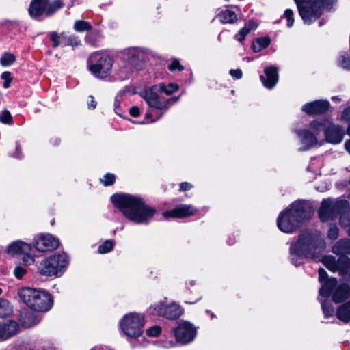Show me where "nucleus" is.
<instances>
[{"mask_svg": "<svg viewBox=\"0 0 350 350\" xmlns=\"http://www.w3.org/2000/svg\"><path fill=\"white\" fill-rule=\"evenodd\" d=\"M112 204L130 221L136 224H148L157 210L147 204L144 198L129 193H114Z\"/></svg>", "mask_w": 350, "mask_h": 350, "instance_id": "nucleus-1", "label": "nucleus"}, {"mask_svg": "<svg viewBox=\"0 0 350 350\" xmlns=\"http://www.w3.org/2000/svg\"><path fill=\"white\" fill-rule=\"evenodd\" d=\"M310 217V208L307 201L297 200L280 213L277 226L282 232L291 234L301 228Z\"/></svg>", "mask_w": 350, "mask_h": 350, "instance_id": "nucleus-2", "label": "nucleus"}, {"mask_svg": "<svg viewBox=\"0 0 350 350\" xmlns=\"http://www.w3.org/2000/svg\"><path fill=\"white\" fill-rule=\"evenodd\" d=\"M179 86L176 83H169L167 85L163 83L154 85L145 90L144 92L141 94V96L146 100L147 104L153 108L159 110L167 111L168 105L171 100L176 102L179 97H172L170 99L161 98L159 94L171 95L178 91Z\"/></svg>", "mask_w": 350, "mask_h": 350, "instance_id": "nucleus-3", "label": "nucleus"}, {"mask_svg": "<svg viewBox=\"0 0 350 350\" xmlns=\"http://www.w3.org/2000/svg\"><path fill=\"white\" fill-rule=\"evenodd\" d=\"M322 239L311 230H306L298 235L297 240L291 244L290 254H295L304 258L314 259L317 250L323 245Z\"/></svg>", "mask_w": 350, "mask_h": 350, "instance_id": "nucleus-4", "label": "nucleus"}, {"mask_svg": "<svg viewBox=\"0 0 350 350\" xmlns=\"http://www.w3.org/2000/svg\"><path fill=\"white\" fill-rule=\"evenodd\" d=\"M299 14L305 25H311L319 18L325 9L331 10L338 0H294Z\"/></svg>", "mask_w": 350, "mask_h": 350, "instance_id": "nucleus-5", "label": "nucleus"}, {"mask_svg": "<svg viewBox=\"0 0 350 350\" xmlns=\"http://www.w3.org/2000/svg\"><path fill=\"white\" fill-rule=\"evenodd\" d=\"M18 294L23 302L35 311H49L53 305V296L43 289L25 287Z\"/></svg>", "mask_w": 350, "mask_h": 350, "instance_id": "nucleus-6", "label": "nucleus"}, {"mask_svg": "<svg viewBox=\"0 0 350 350\" xmlns=\"http://www.w3.org/2000/svg\"><path fill=\"white\" fill-rule=\"evenodd\" d=\"M68 265V257L65 253L54 254L40 263L37 272L42 276L58 277L63 274Z\"/></svg>", "mask_w": 350, "mask_h": 350, "instance_id": "nucleus-7", "label": "nucleus"}, {"mask_svg": "<svg viewBox=\"0 0 350 350\" xmlns=\"http://www.w3.org/2000/svg\"><path fill=\"white\" fill-rule=\"evenodd\" d=\"M64 6L62 0H54L50 2L49 0H31L28 14L31 19L42 21L44 17L52 16L57 10Z\"/></svg>", "mask_w": 350, "mask_h": 350, "instance_id": "nucleus-8", "label": "nucleus"}, {"mask_svg": "<svg viewBox=\"0 0 350 350\" xmlns=\"http://www.w3.org/2000/svg\"><path fill=\"white\" fill-rule=\"evenodd\" d=\"M113 58L99 52L93 53L88 59L90 72L99 79H105L111 75Z\"/></svg>", "mask_w": 350, "mask_h": 350, "instance_id": "nucleus-9", "label": "nucleus"}, {"mask_svg": "<svg viewBox=\"0 0 350 350\" xmlns=\"http://www.w3.org/2000/svg\"><path fill=\"white\" fill-rule=\"evenodd\" d=\"M348 204L346 200L334 202L329 198L323 199L318 210L320 221L326 222L336 219L344 211Z\"/></svg>", "mask_w": 350, "mask_h": 350, "instance_id": "nucleus-10", "label": "nucleus"}, {"mask_svg": "<svg viewBox=\"0 0 350 350\" xmlns=\"http://www.w3.org/2000/svg\"><path fill=\"white\" fill-rule=\"evenodd\" d=\"M120 325L126 336L131 338H137L143 333L144 320L138 314L129 313L121 319Z\"/></svg>", "mask_w": 350, "mask_h": 350, "instance_id": "nucleus-11", "label": "nucleus"}, {"mask_svg": "<svg viewBox=\"0 0 350 350\" xmlns=\"http://www.w3.org/2000/svg\"><path fill=\"white\" fill-rule=\"evenodd\" d=\"M173 333L177 342L180 345H187L194 340L197 330L191 323L182 321L173 328Z\"/></svg>", "mask_w": 350, "mask_h": 350, "instance_id": "nucleus-12", "label": "nucleus"}, {"mask_svg": "<svg viewBox=\"0 0 350 350\" xmlns=\"http://www.w3.org/2000/svg\"><path fill=\"white\" fill-rule=\"evenodd\" d=\"M149 312L152 314H157L167 319L175 320L183 314L184 309L176 304L169 305L161 304L150 306Z\"/></svg>", "mask_w": 350, "mask_h": 350, "instance_id": "nucleus-13", "label": "nucleus"}, {"mask_svg": "<svg viewBox=\"0 0 350 350\" xmlns=\"http://www.w3.org/2000/svg\"><path fill=\"white\" fill-rule=\"evenodd\" d=\"M59 244V240L50 234H40L33 240L34 247L42 252L55 250Z\"/></svg>", "mask_w": 350, "mask_h": 350, "instance_id": "nucleus-14", "label": "nucleus"}, {"mask_svg": "<svg viewBox=\"0 0 350 350\" xmlns=\"http://www.w3.org/2000/svg\"><path fill=\"white\" fill-rule=\"evenodd\" d=\"M198 209L191 204H180L175 208L163 211L162 215L165 219L187 218L196 214Z\"/></svg>", "mask_w": 350, "mask_h": 350, "instance_id": "nucleus-15", "label": "nucleus"}, {"mask_svg": "<svg viewBox=\"0 0 350 350\" xmlns=\"http://www.w3.org/2000/svg\"><path fill=\"white\" fill-rule=\"evenodd\" d=\"M330 107L327 100H316L304 104L301 110L308 116H319L325 113Z\"/></svg>", "mask_w": 350, "mask_h": 350, "instance_id": "nucleus-16", "label": "nucleus"}, {"mask_svg": "<svg viewBox=\"0 0 350 350\" xmlns=\"http://www.w3.org/2000/svg\"><path fill=\"white\" fill-rule=\"evenodd\" d=\"M345 135L343 127L339 124H332L324 129L325 139L327 142L332 144L340 143Z\"/></svg>", "mask_w": 350, "mask_h": 350, "instance_id": "nucleus-17", "label": "nucleus"}, {"mask_svg": "<svg viewBox=\"0 0 350 350\" xmlns=\"http://www.w3.org/2000/svg\"><path fill=\"white\" fill-rule=\"evenodd\" d=\"M297 135L300 138L301 143L304 146L300 148V150L306 151L313 148L318 144L316 135L309 129H300L296 131Z\"/></svg>", "mask_w": 350, "mask_h": 350, "instance_id": "nucleus-18", "label": "nucleus"}, {"mask_svg": "<svg viewBox=\"0 0 350 350\" xmlns=\"http://www.w3.org/2000/svg\"><path fill=\"white\" fill-rule=\"evenodd\" d=\"M265 76L260 75V79L263 85L268 88H273L278 81V68L275 66H267L264 69Z\"/></svg>", "mask_w": 350, "mask_h": 350, "instance_id": "nucleus-19", "label": "nucleus"}, {"mask_svg": "<svg viewBox=\"0 0 350 350\" xmlns=\"http://www.w3.org/2000/svg\"><path fill=\"white\" fill-rule=\"evenodd\" d=\"M350 298V286L347 283L342 282L337 284L332 295V300L335 304L346 302Z\"/></svg>", "mask_w": 350, "mask_h": 350, "instance_id": "nucleus-20", "label": "nucleus"}, {"mask_svg": "<svg viewBox=\"0 0 350 350\" xmlns=\"http://www.w3.org/2000/svg\"><path fill=\"white\" fill-rule=\"evenodd\" d=\"M31 249V244L22 241H16L8 245L7 252L11 255L29 254Z\"/></svg>", "mask_w": 350, "mask_h": 350, "instance_id": "nucleus-21", "label": "nucleus"}, {"mask_svg": "<svg viewBox=\"0 0 350 350\" xmlns=\"http://www.w3.org/2000/svg\"><path fill=\"white\" fill-rule=\"evenodd\" d=\"M321 286L319 290V295L325 299L332 296L335 288L338 284V280L334 277L321 282Z\"/></svg>", "mask_w": 350, "mask_h": 350, "instance_id": "nucleus-22", "label": "nucleus"}, {"mask_svg": "<svg viewBox=\"0 0 350 350\" xmlns=\"http://www.w3.org/2000/svg\"><path fill=\"white\" fill-rule=\"evenodd\" d=\"M103 40V35L98 29H92L85 37V42L94 47L100 46Z\"/></svg>", "mask_w": 350, "mask_h": 350, "instance_id": "nucleus-23", "label": "nucleus"}, {"mask_svg": "<svg viewBox=\"0 0 350 350\" xmlns=\"http://www.w3.org/2000/svg\"><path fill=\"white\" fill-rule=\"evenodd\" d=\"M336 318L342 323L347 324L350 322V299L341 303L336 311Z\"/></svg>", "mask_w": 350, "mask_h": 350, "instance_id": "nucleus-24", "label": "nucleus"}, {"mask_svg": "<svg viewBox=\"0 0 350 350\" xmlns=\"http://www.w3.org/2000/svg\"><path fill=\"white\" fill-rule=\"evenodd\" d=\"M127 61L135 70H139L142 66V55L136 48L129 49L126 53Z\"/></svg>", "mask_w": 350, "mask_h": 350, "instance_id": "nucleus-25", "label": "nucleus"}, {"mask_svg": "<svg viewBox=\"0 0 350 350\" xmlns=\"http://www.w3.org/2000/svg\"><path fill=\"white\" fill-rule=\"evenodd\" d=\"M332 252L339 256L350 254V239L345 238L338 240L334 245Z\"/></svg>", "mask_w": 350, "mask_h": 350, "instance_id": "nucleus-26", "label": "nucleus"}, {"mask_svg": "<svg viewBox=\"0 0 350 350\" xmlns=\"http://www.w3.org/2000/svg\"><path fill=\"white\" fill-rule=\"evenodd\" d=\"M18 324L14 321H10L9 323H0V338L5 339L16 333Z\"/></svg>", "mask_w": 350, "mask_h": 350, "instance_id": "nucleus-27", "label": "nucleus"}, {"mask_svg": "<svg viewBox=\"0 0 350 350\" xmlns=\"http://www.w3.org/2000/svg\"><path fill=\"white\" fill-rule=\"evenodd\" d=\"M271 43V38L267 36L256 38L252 44V49L254 52H260L267 48Z\"/></svg>", "mask_w": 350, "mask_h": 350, "instance_id": "nucleus-28", "label": "nucleus"}, {"mask_svg": "<svg viewBox=\"0 0 350 350\" xmlns=\"http://www.w3.org/2000/svg\"><path fill=\"white\" fill-rule=\"evenodd\" d=\"M217 17L222 23H234L237 21L236 13L228 9L220 12Z\"/></svg>", "mask_w": 350, "mask_h": 350, "instance_id": "nucleus-29", "label": "nucleus"}, {"mask_svg": "<svg viewBox=\"0 0 350 350\" xmlns=\"http://www.w3.org/2000/svg\"><path fill=\"white\" fill-rule=\"evenodd\" d=\"M50 40L53 42L52 47L55 49L59 46L62 42H64L68 36L65 32L58 33L57 31H51L48 33Z\"/></svg>", "mask_w": 350, "mask_h": 350, "instance_id": "nucleus-30", "label": "nucleus"}, {"mask_svg": "<svg viewBox=\"0 0 350 350\" xmlns=\"http://www.w3.org/2000/svg\"><path fill=\"white\" fill-rule=\"evenodd\" d=\"M13 312L10 302L3 298L0 299V318H6Z\"/></svg>", "mask_w": 350, "mask_h": 350, "instance_id": "nucleus-31", "label": "nucleus"}, {"mask_svg": "<svg viewBox=\"0 0 350 350\" xmlns=\"http://www.w3.org/2000/svg\"><path fill=\"white\" fill-rule=\"evenodd\" d=\"M321 305L325 319H328L334 316V307L329 301L326 299L321 301Z\"/></svg>", "mask_w": 350, "mask_h": 350, "instance_id": "nucleus-32", "label": "nucleus"}, {"mask_svg": "<svg viewBox=\"0 0 350 350\" xmlns=\"http://www.w3.org/2000/svg\"><path fill=\"white\" fill-rule=\"evenodd\" d=\"M73 29L77 32L89 31L92 29V26L88 21L77 20L74 23Z\"/></svg>", "mask_w": 350, "mask_h": 350, "instance_id": "nucleus-33", "label": "nucleus"}, {"mask_svg": "<svg viewBox=\"0 0 350 350\" xmlns=\"http://www.w3.org/2000/svg\"><path fill=\"white\" fill-rule=\"evenodd\" d=\"M81 44V40L79 39V37L75 34H72L68 36L66 39L62 42L61 46L62 47H66V46H72V48H75L76 46H78Z\"/></svg>", "mask_w": 350, "mask_h": 350, "instance_id": "nucleus-34", "label": "nucleus"}, {"mask_svg": "<svg viewBox=\"0 0 350 350\" xmlns=\"http://www.w3.org/2000/svg\"><path fill=\"white\" fill-rule=\"evenodd\" d=\"M116 241L113 239H107L100 244L98 248L100 254H107L112 251L114 248Z\"/></svg>", "mask_w": 350, "mask_h": 350, "instance_id": "nucleus-35", "label": "nucleus"}, {"mask_svg": "<svg viewBox=\"0 0 350 350\" xmlns=\"http://www.w3.org/2000/svg\"><path fill=\"white\" fill-rule=\"evenodd\" d=\"M326 119L314 120L310 122V126L316 135H319L325 126Z\"/></svg>", "mask_w": 350, "mask_h": 350, "instance_id": "nucleus-36", "label": "nucleus"}, {"mask_svg": "<svg viewBox=\"0 0 350 350\" xmlns=\"http://www.w3.org/2000/svg\"><path fill=\"white\" fill-rule=\"evenodd\" d=\"M323 263L329 270L333 272L337 270V262L332 256H326L323 260Z\"/></svg>", "mask_w": 350, "mask_h": 350, "instance_id": "nucleus-37", "label": "nucleus"}, {"mask_svg": "<svg viewBox=\"0 0 350 350\" xmlns=\"http://www.w3.org/2000/svg\"><path fill=\"white\" fill-rule=\"evenodd\" d=\"M16 61V57L10 53L5 52L0 59L1 64L3 66L12 65Z\"/></svg>", "mask_w": 350, "mask_h": 350, "instance_id": "nucleus-38", "label": "nucleus"}, {"mask_svg": "<svg viewBox=\"0 0 350 350\" xmlns=\"http://www.w3.org/2000/svg\"><path fill=\"white\" fill-rule=\"evenodd\" d=\"M116 180V176L114 174L107 172L103 178H100V182L105 187L113 185Z\"/></svg>", "mask_w": 350, "mask_h": 350, "instance_id": "nucleus-39", "label": "nucleus"}, {"mask_svg": "<svg viewBox=\"0 0 350 350\" xmlns=\"http://www.w3.org/2000/svg\"><path fill=\"white\" fill-rule=\"evenodd\" d=\"M337 268H344V269H350V258L347 256H340L338 258Z\"/></svg>", "mask_w": 350, "mask_h": 350, "instance_id": "nucleus-40", "label": "nucleus"}, {"mask_svg": "<svg viewBox=\"0 0 350 350\" xmlns=\"http://www.w3.org/2000/svg\"><path fill=\"white\" fill-rule=\"evenodd\" d=\"M338 236L339 228L336 224H331L327 232V238L330 240L335 241L338 239Z\"/></svg>", "mask_w": 350, "mask_h": 350, "instance_id": "nucleus-41", "label": "nucleus"}, {"mask_svg": "<svg viewBox=\"0 0 350 350\" xmlns=\"http://www.w3.org/2000/svg\"><path fill=\"white\" fill-rule=\"evenodd\" d=\"M282 18H286L287 21L286 26L288 28H291L293 26L294 24V12L291 9H286L284 11L283 16L281 17Z\"/></svg>", "mask_w": 350, "mask_h": 350, "instance_id": "nucleus-42", "label": "nucleus"}, {"mask_svg": "<svg viewBox=\"0 0 350 350\" xmlns=\"http://www.w3.org/2000/svg\"><path fill=\"white\" fill-rule=\"evenodd\" d=\"M0 122L3 124H12L13 119L10 112L8 109H4L0 113Z\"/></svg>", "mask_w": 350, "mask_h": 350, "instance_id": "nucleus-43", "label": "nucleus"}, {"mask_svg": "<svg viewBox=\"0 0 350 350\" xmlns=\"http://www.w3.org/2000/svg\"><path fill=\"white\" fill-rule=\"evenodd\" d=\"M161 327L159 325H154L146 330V334L149 337H157L161 333Z\"/></svg>", "mask_w": 350, "mask_h": 350, "instance_id": "nucleus-44", "label": "nucleus"}, {"mask_svg": "<svg viewBox=\"0 0 350 350\" xmlns=\"http://www.w3.org/2000/svg\"><path fill=\"white\" fill-rule=\"evenodd\" d=\"M339 64L343 68L350 70V57L347 54L341 55L339 57Z\"/></svg>", "mask_w": 350, "mask_h": 350, "instance_id": "nucleus-45", "label": "nucleus"}, {"mask_svg": "<svg viewBox=\"0 0 350 350\" xmlns=\"http://www.w3.org/2000/svg\"><path fill=\"white\" fill-rule=\"evenodd\" d=\"M11 72L8 71H5L1 74V79L4 80L3 87L4 88H9L11 85V82L12 81V77L11 76Z\"/></svg>", "mask_w": 350, "mask_h": 350, "instance_id": "nucleus-46", "label": "nucleus"}, {"mask_svg": "<svg viewBox=\"0 0 350 350\" xmlns=\"http://www.w3.org/2000/svg\"><path fill=\"white\" fill-rule=\"evenodd\" d=\"M250 33V29H246V27L241 28L238 33L234 36V38L240 42L245 40V37Z\"/></svg>", "mask_w": 350, "mask_h": 350, "instance_id": "nucleus-47", "label": "nucleus"}, {"mask_svg": "<svg viewBox=\"0 0 350 350\" xmlns=\"http://www.w3.org/2000/svg\"><path fill=\"white\" fill-rule=\"evenodd\" d=\"M167 68L171 72L175 71L176 70L183 71L184 66L180 64L178 60L174 59L167 66Z\"/></svg>", "mask_w": 350, "mask_h": 350, "instance_id": "nucleus-48", "label": "nucleus"}, {"mask_svg": "<svg viewBox=\"0 0 350 350\" xmlns=\"http://www.w3.org/2000/svg\"><path fill=\"white\" fill-rule=\"evenodd\" d=\"M318 280L320 283L323 282L331 278L328 276L327 271L321 267L318 269Z\"/></svg>", "mask_w": 350, "mask_h": 350, "instance_id": "nucleus-49", "label": "nucleus"}, {"mask_svg": "<svg viewBox=\"0 0 350 350\" xmlns=\"http://www.w3.org/2000/svg\"><path fill=\"white\" fill-rule=\"evenodd\" d=\"M26 272V269L21 266H16L14 270V274L18 279H21Z\"/></svg>", "mask_w": 350, "mask_h": 350, "instance_id": "nucleus-50", "label": "nucleus"}, {"mask_svg": "<svg viewBox=\"0 0 350 350\" xmlns=\"http://www.w3.org/2000/svg\"><path fill=\"white\" fill-rule=\"evenodd\" d=\"M11 156L17 159L23 158L21 146L18 142H16L15 150L11 154Z\"/></svg>", "mask_w": 350, "mask_h": 350, "instance_id": "nucleus-51", "label": "nucleus"}, {"mask_svg": "<svg viewBox=\"0 0 350 350\" xmlns=\"http://www.w3.org/2000/svg\"><path fill=\"white\" fill-rule=\"evenodd\" d=\"M291 255V262L295 267L299 266L302 262L299 261V258H302L295 254H290Z\"/></svg>", "mask_w": 350, "mask_h": 350, "instance_id": "nucleus-52", "label": "nucleus"}, {"mask_svg": "<svg viewBox=\"0 0 350 350\" xmlns=\"http://www.w3.org/2000/svg\"><path fill=\"white\" fill-rule=\"evenodd\" d=\"M229 73L232 77L237 79H240L243 76V72L241 69H231Z\"/></svg>", "mask_w": 350, "mask_h": 350, "instance_id": "nucleus-53", "label": "nucleus"}, {"mask_svg": "<svg viewBox=\"0 0 350 350\" xmlns=\"http://www.w3.org/2000/svg\"><path fill=\"white\" fill-rule=\"evenodd\" d=\"M341 116L344 121L350 122V105L342 111Z\"/></svg>", "mask_w": 350, "mask_h": 350, "instance_id": "nucleus-54", "label": "nucleus"}, {"mask_svg": "<svg viewBox=\"0 0 350 350\" xmlns=\"http://www.w3.org/2000/svg\"><path fill=\"white\" fill-rule=\"evenodd\" d=\"M246 29H250V31L252 30H255L258 27V23L254 20H250L246 24Z\"/></svg>", "mask_w": 350, "mask_h": 350, "instance_id": "nucleus-55", "label": "nucleus"}, {"mask_svg": "<svg viewBox=\"0 0 350 350\" xmlns=\"http://www.w3.org/2000/svg\"><path fill=\"white\" fill-rule=\"evenodd\" d=\"M129 113L131 116L134 118H137L140 114V111L138 107L132 106L129 109Z\"/></svg>", "mask_w": 350, "mask_h": 350, "instance_id": "nucleus-56", "label": "nucleus"}, {"mask_svg": "<svg viewBox=\"0 0 350 350\" xmlns=\"http://www.w3.org/2000/svg\"><path fill=\"white\" fill-rule=\"evenodd\" d=\"M192 185L190 183L188 182H183L180 184V189L179 190L180 191H189L192 188Z\"/></svg>", "mask_w": 350, "mask_h": 350, "instance_id": "nucleus-57", "label": "nucleus"}, {"mask_svg": "<svg viewBox=\"0 0 350 350\" xmlns=\"http://www.w3.org/2000/svg\"><path fill=\"white\" fill-rule=\"evenodd\" d=\"M89 97L91 98V100L88 103V108L89 109H94L97 105V103L94 100L93 96L90 95Z\"/></svg>", "mask_w": 350, "mask_h": 350, "instance_id": "nucleus-58", "label": "nucleus"}, {"mask_svg": "<svg viewBox=\"0 0 350 350\" xmlns=\"http://www.w3.org/2000/svg\"><path fill=\"white\" fill-rule=\"evenodd\" d=\"M2 25H8V26H12V27H16L18 26V23L16 21H5L2 23Z\"/></svg>", "mask_w": 350, "mask_h": 350, "instance_id": "nucleus-59", "label": "nucleus"}, {"mask_svg": "<svg viewBox=\"0 0 350 350\" xmlns=\"http://www.w3.org/2000/svg\"><path fill=\"white\" fill-rule=\"evenodd\" d=\"M337 270H338L339 274L342 276H347L348 273L350 272L349 269H344V268H337Z\"/></svg>", "mask_w": 350, "mask_h": 350, "instance_id": "nucleus-60", "label": "nucleus"}, {"mask_svg": "<svg viewBox=\"0 0 350 350\" xmlns=\"http://www.w3.org/2000/svg\"><path fill=\"white\" fill-rule=\"evenodd\" d=\"M61 143V138L60 137H55L53 141L52 142V144L54 146H58Z\"/></svg>", "mask_w": 350, "mask_h": 350, "instance_id": "nucleus-61", "label": "nucleus"}, {"mask_svg": "<svg viewBox=\"0 0 350 350\" xmlns=\"http://www.w3.org/2000/svg\"><path fill=\"white\" fill-rule=\"evenodd\" d=\"M202 295H200L198 296V298H196L195 300H193V301H185V303H187V304H196V302H198L199 300L202 299Z\"/></svg>", "mask_w": 350, "mask_h": 350, "instance_id": "nucleus-62", "label": "nucleus"}, {"mask_svg": "<svg viewBox=\"0 0 350 350\" xmlns=\"http://www.w3.org/2000/svg\"><path fill=\"white\" fill-rule=\"evenodd\" d=\"M345 150L350 154V139H348L345 143Z\"/></svg>", "mask_w": 350, "mask_h": 350, "instance_id": "nucleus-63", "label": "nucleus"}, {"mask_svg": "<svg viewBox=\"0 0 350 350\" xmlns=\"http://www.w3.org/2000/svg\"><path fill=\"white\" fill-rule=\"evenodd\" d=\"M114 110H115V112L117 114L120 115V112L121 111V108H120V105L116 103V102L115 103V109H114Z\"/></svg>", "mask_w": 350, "mask_h": 350, "instance_id": "nucleus-64", "label": "nucleus"}]
</instances>
